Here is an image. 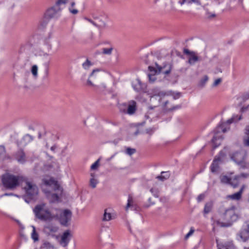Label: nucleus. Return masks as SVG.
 Listing matches in <instances>:
<instances>
[{"label": "nucleus", "mask_w": 249, "mask_h": 249, "mask_svg": "<svg viewBox=\"0 0 249 249\" xmlns=\"http://www.w3.org/2000/svg\"><path fill=\"white\" fill-rule=\"evenodd\" d=\"M236 207L231 206L226 208L223 212L220 213L221 219L217 220L215 222L221 227H229L231 226L234 222L239 218V215L236 212Z\"/></svg>", "instance_id": "1"}, {"label": "nucleus", "mask_w": 249, "mask_h": 249, "mask_svg": "<svg viewBox=\"0 0 249 249\" xmlns=\"http://www.w3.org/2000/svg\"><path fill=\"white\" fill-rule=\"evenodd\" d=\"M33 212L35 217L42 221H51L58 217V214L53 213L44 203L36 205L33 209Z\"/></svg>", "instance_id": "2"}, {"label": "nucleus", "mask_w": 249, "mask_h": 249, "mask_svg": "<svg viewBox=\"0 0 249 249\" xmlns=\"http://www.w3.org/2000/svg\"><path fill=\"white\" fill-rule=\"evenodd\" d=\"M25 180V177L16 176L10 173H5L1 176V181L4 188L9 190H14L22 183Z\"/></svg>", "instance_id": "3"}, {"label": "nucleus", "mask_w": 249, "mask_h": 249, "mask_svg": "<svg viewBox=\"0 0 249 249\" xmlns=\"http://www.w3.org/2000/svg\"><path fill=\"white\" fill-rule=\"evenodd\" d=\"M23 183H25V185L23 187L25 192L24 199L26 202L29 203L31 200L35 199L37 195L38 187L36 184L29 181L26 177H25V180H24Z\"/></svg>", "instance_id": "4"}, {"label": "nucleus", "mask_w": 249, "mask_h": 249, "mask_svg": "<svg viewBox=\"0 0 249 249\" xmlns=\"http://www.w3.org/2000/svg\"><path fill=\"white\" fill-rule=\"evenodd\" d=\"M67 0H57L55 5L48 9L45 13V17L47 18H58L59 16V13L61 11L60 5L65 4Z\"/></svg>", "instance_id": "5"}, {"label": "nucleus", "mask_w": 249, "mask_h": 249, "mask_svg": "<svg viewBox=\"0 0 249 249\" xmlns=\"http://www.w3.org/2000/svg\"><path fill=\"white\" fill-rule=\"evenodd\" d=\"M231 159L237 164L243 168L245 167L246 154L243 151H236L231 156Z\"/></svg>", "instance_id": "6"}, {"label": "nucleus", "mask_w": 249, "mask_h": 249, "mask_svg": "<svg viewBox=\"0 0 249 249\" xmlns=\"http://www.w3.org/2000/svg\"><path fill=\"white\" fill-rule=\"evenodd\" d=\"M13 153V158L18 163L24 164L27 161V157L25 152L21 147Z\"/></svg>", "instance_id": "7"}, {"label": "nucleus", "mask_w": 249, "mask_h": 249, "mask_svg": "<svg viewBox=\"0 0 249 249\" xmlns=\"http://www.w3.org/2000/svg\"><path fill=\"white\" fill-rule=\"evenodd\" d=\"M59 228L56 225L49 223L44 226L43 228V232L48 236L53 237L55 234L58 231Z\"/></svg>", "instance_id": "8"}, {"label": "nucleus", "mask_w": 249, "mask_h": 249, "mask_svg": "<svg viewBox=\"0 0 249 249\" xmlns=\"http://www.w3.org/2000/svg\"><path fill=\"white\" fill-rule=\"evenodd\" d=\"M72 215L71 212L66 209L64 211L63 214L60 215L59 221L60 224L64 226H68L69 222L71 220Z\"/></svg>", "instance_id": "9"}, {"label": "nucleus", "mask_w": 249, "mask_h": 249, "mask_svg": "<svg viewBox=\"0 0 249 249\" xmlns=\"http://www.w3.org/2000/svg\"><path fill=\"white\" fill-rule=\"evenodd\" d=\"M72 237V235L69 230L65 231L61 235V239L59 241L60 244L63 247H67Z\"/></svg>", "instance_id": "10"}, {"label": "nucleus", "mask_w": 249, "mask_h": 249, "mask_svg": "<svg viewBox=\"0 0 249 249\" xmlns=\"http://www.w3.org/2000/svg\"><path fill=\"white\" fill-rule=\"evenodd\" d=\"M183 53L185 54L190 55L188 62L191 65L195 64L198 61L201 60V58L197 56L195 52L190 51L187 49H184Z\"/></svg>", "instance_id": "11"}, {"label": "nucleus", "mask_w": 249, "mask_h": 249, "mask_svg": "<svg viewBox=\"0 0 249 249\" xmlns=\"http://www.w3.org/2000/svg\"><path fill=\"white\" fill-rule=\"evenodd\" d=\"M151 100L152 99H156L157 97H159V101L160 102L161 98L164 97L165 95H168L166 93L160 91L159 89L155 88L151 90V92L150 93Z\"/></svg>", "instance_id": "12"}, {"label": "nucleus", "mask_w": 249, "mask_h": 249, "mask_svg": "<svg viewBox=\"0 0 249 249\" xmlns=\"http://www.w3.org/2000/svg\"><path fill=\"white\" fill-rule=\"evenodd\" d=\"M33 140L34 137L32 136L29 134H26L20 141L17 142L18 146L21 147L25 146Z\"/></svg>", "instance_id": "13"}, {"label": "nucleus", "mask_w": 249, "mask_h": 249, "mask_svg": "<svg viewBox=\"0 0 249 249\" xmlns=\"http://www.w3.org/2000/svg\"><path fill=\"white\" fill-rule=\"evenodd\" d=\"M157 68L158 69L159 73H163L165 75L169 74L172 69V65L169 63L164 64L163 66L158 65L156 64Z\"/></svg>", "instance_id": "14"}, {"label": "nucleus", "mask_w": 249, "mask_h": 249, "mask_svg": "<svg viewBox=\"0 0 249 249\" xmlns=\"http://www.w3.org/2000/svg\"><path fill=\"white\" fill-rule=\"evenodd\" d=\"M237 235L243 241L246 242L249 239V230L246 227L242 228Z\"/></svg>", "instance_id": "15"}, {"label": "nucleus", "mask_w": 249, "mask_h": 249, "mask_svg": "<svg viewBox=\"0 0 249 249\" xmlns=\"http://www.w3.org/2000/svg\"><path fill=\"white\" fill-rule=\"evenodd\" d=\"M221 161V158L220 156L216 157L213 160V163L211 165V171L213 173H216L219 169V162Z\"/></svg>", "instance_id": "16"}, {"label": "nucleus", "mask_w": 249, "mask_h": 249, "mask_svg": "<svg viewBox=\"0 0 249 249\" xmlns=\"http://www.w3.org/2000/svg\"><path fill=\"white\" fill-rule=\"evenodd\" d=\"M243 143L245 146L249 147V125L246 126L245 128Z\"/></svg>", "instance_id": "17"}, {"label": "nucleus", "mask_w": 249, "mask_h": 249, "mask_svg": "<svg viewBox=\"0 0 249 249\" xmlns=\"http://www.w3.org/2000/svg\"><path fill=\"white\" fill-rule=\"evenodd\" d=\"M136 110V103L134 101H131L128 106L126 113L129 115L134 114Z\"/></svg>", "instance_id": "18"}, {"label": "nucleus", "mask_w": 249, "mask_h": 249, "mask_svg": "<svg viewBox=\"0 0 249 249\" xmlns=\"http://www.w3.org/2000/svg\"><path fill=\"white\" fill-rule=\"evenodd\" d=\"M218 249H236L232 242H228L223 244L217 245Z\"/></svg>", "instance_id": "19"}, {"label": "nucleus", "mask_w": 249, "mask_h": 249, "mask_svg": "<svg viewBox=\"0 0 249 249\" xmlns=\"http://www.w3.org/2000/svg\"><path fill=\"white\" fill-rule=\"evenodd\" d=\"M110 211L111 210L109 209H106L105 210L104 213L102 218L103 221H108L113 219Z\"/></svg>", "instance_id": "20"}, {"label": "nucleus", "mask_w": 249, "mask_h": 249, "mask_svg": "<svg viewBox=\"0 0 249 249\" xmlns=\"http://www.w3.org/2000/svg\"><path fill=\"white\" fill-rule=\"evenodd\" d=\"M100 71H101V69H96L92 71L90 74L88 79L87 80L86 85L93 86V87L95 86V85L92 83V82L90 80V78L91 77H93V76L96 77V73Z\"/></svg>", "instance_id": "21"}, {"label": "nucleus", "mask_w": 249, "mask_h": 249, "mask_svg": "<svg viewBox=\"0 0 249 249\" xmlns=\"http://www.w3.org/2000/svg\"><path fill=\"white\" fill-rule=\"evenodd\" d=\"M94 19L95 20V23H94L95 26L99 28H104L106 27V23L102 19H100L97 17H94Z\"/></svg>", "instance_id": "22"}, {"label": "nucleus", "mask_w": 249, "mask_h": 249, "mask_svg": "<svg viewBox=\"0 0 249 249\" xmlns=\"http://www.w3.org/2000/svg\"><path fill=\"white\" fill-rule=\"evenodd\" d=\"M243 190V187H242L238 192L234 194L229 195L228 197L233 200H239L241 197Z\"/></svg>", "instance_id": "23"}, {"label": "nucleus", "mask_w": 249, "mask_h": 249, "mask_svg": "<svg viewBox=\"0 0 249 249\" xmlns=\"http://www.w3.org/2000/svg\"><path fill=\"white\" fill-rule=\"evenodd\" d=\"M213 207V203L212 201L207 202L204 206V213L205 214H208L212 211Z\"/></svg>", "instance_id": "24"}, {"label": "nucleus", "mask_w": 249, "mask_h": 249, "mask_svg": "<svg viewBox=\"0 0 249 249\" xmlns=\"http://www.w3.org/2000/svg\"><path fill=\"white\" fill-rule=\"evenodd\" d=\"M170 177V173L169 172H164L162 171L161 172V175L157 177L158 179L159 180L163 181L165 179L168 178Z\"/></svg>", "instance_id": "25"}, {"label": "nucleus", "mask_w": 249, "mask_h": 249, "mask_svg": "<svg viewBox=\"0 0 249 249\" xmlns=\"http://www.w3.org/2000/svg\"><path fill=\"white\" fill-rule=\"evenodd\" d=\"M212 141L213 144V149H215L220 144L221 139L219 138L217 139V137L216 136H214Z\"/></svg>", "instance_id": "26"}, {"label": "nucleus", "mask_w": 249, "mask_h": 249, "mask_svg": "<svg viewBox=\"0 0 249 249\" xmlns=\"http://www.w3.org/2000/svg\"><path fill=\"white\" fill-rule=\"evenodd\" d=\"M43 131L42 132L39 131L38 133V138L39 139L41 138H44L45 140H46V136L47 135H51V133L47 132L46 130H45V128L44 127H42Z\"/></svg>", "instance_id": "27"}, {"label": "nucleus", "mask_w": 249, "mask_h": 249, "mask_svg": "<svg viewBox=\"0 0 249 249\" xmlns=\"http://www.w3.org/2000/svg\"><path fill=\"white\" fill-rule=\"evenodd\" d=\"M113 50V48L112 46H110L109 48H103L102 49V53L103 54H107L110 55L112 53V51Z\"/></svg>", "instance_id": "28"}, {"label": "nucleus", "mask_w": 249, "mask_h": 249, "mask_svg": "<svg viewBox=\"0 0 249 249\" xmlns=\"http://www.w3.org/2000/svg\"><path fill=\"white\" fill-rule=\"evenodd\" d=\"M44 183L46 186H51L53 184H54L55 186L57 185V182L53 178H50L49 180H44Z\"/></svg>", "instance_id": "29"}, {"label": "nucleus", "mask_w": 249, "mask_h": 249, "mask_svg": "<svg viewBox=\"0 0 249 249\" xmlns=\"http://www.w3.org/2000/svg\"><path fill=\"white\" fill-rule=\"evenodd\" d=\"M241 119H242V115H239V116H238V115L233 116L231 119H230L227 121V123L228 124H231L234 121H238Z\"/></svg>", "instance_id": "30"}, {"label": "nucleus", "mask_w": 249, "mask_h": 249, "mask_svg": "<svg viewBox=\"0 0 249 249\" xmlns=\"http://www.w3.org/2000/svg\"><path fill=\"white\" fill-rule=\"evenodd\" d=\"M40 249H54V248L50 243L45 242L41 246Z\"/></svg>", "instance_id": "31"}, {"label": "nucleus", "mask_w": 249, "mask_h": 249, "mask_svg": "<svg viewBox=\"0 0 249 249\" xmlns=\"http://www.w3.org/2000/svg\"><path fill=\"white\" fill-rule=\"evenodd\" d=\"M32 238L34 241H37L38 240V234L36 232L35 227L34 226L32 233Z\"/></svg>", "instance_id": "32"}, {"label": "nucleus", "mask_w": 249, "mask_h": 249, "mask_svg": "<svg viewBox=\"0 0 249 249\" xmlns=\"http://www.w3.org/2000/svg\"><path fill=\"white\" fill-rule=\"evenodd\" d=\"M98 181L96 179L94 178H90L89 181V185L92 188H95L96 187V185L98 183Z\"/></svg>", "instance_id": "33"}, {"label": "nucleus", "mask_w": 249, "mask_h": 249, "mask_svg": "<svg viewBox=\"0 0 249 249\" xmlns=\"http://www.w3.org/2000/svg\"><path fill=\"white\" fill-rule=\"evenodd\" d=\"M37 71L38 68L37 66L36 65H33L31 69V72L35 77H37Z\"/></svg>", "instance_id": "34"}, {"label": "nucleus", "mask_w": 249, "mask_h": 249, "mask_svg": "<svg viewBox=\"0 0 249 249\" xmlns=\"http://www.w3.org/2000/svg\"><path fill=\"white\" fill-rule=\"evenodd\" d=\"M220 180L222 183H229L231 178L226 176H223L220 177Z\"/></svg>", "instance_id": "35"}, {"label": "nucleus", "mask_w": 249, "mask_h": 249, "mask_svg": "<svg viewBox=\"0 0 249 249\" xmlns=\"http://www.w3.org/2000/svg\"><path fill=\"white\" fill-rule=\"evenodd\" d=\"M181 105H176V106H173L172 107L166 108V112H172L175 110L180 109V108H181Z\"/></svg>", "instance_id": "36"}, {"label": "nucleus", "mask_w": 249, "mask_h": 249, "mask_svg": "<svg viewBox=\"0 0 249 249\" xmlns=\"http://www.w3.org/2000/svg\"><path fill=\"white\" fill-rule=\"evenodd\" d=\"M91 65H92L91 62L88 59L82 64V66H83V68L85 69V70L88 69L89 68V67Z\"/></svg>", "instance_id": "37"}, {"label": "nucleus", "mask_w": 249, "mask_h": 249, "mask_svg": "<svg viewBox=\"0 0 249 249\" xmlns=\"http://www.w3.org/2000/svg\"><path fill=\"white\" fill-rule=\"evenodd\" d=\"M136 152V150L135 148H132L130 147H127L126 149V153L129 156H131L134 154Z\"/></svg>", "instance_id": "38"}, {"label": "nucleus", "mask_w": 249, "mask_h": 249, "mask_svg": "<svg viewBox=\"0 0 249 249\" xmlns=\"http://www.w3.org/2000/svg\"><path fill=\"white\" fill-rule=\"evenodd\" d=\"M208 80V76L207 75H205L203 78H202L200 81V85L202 86V87H203L205 84H206V83L207 82V81Z\"/></svg>", "instance_id": "39"}, {"label": "nucleus", "mask_w": 249, "mask_h": 249, "mask_svg": "<svg viewBox=\"0 0 249 249\" xmlns=\"http://www.w3.org/2000/svg\"><path fill=\"white\" fill-rule=\"evenodd\" d=\"M99 159L97 160L90 167L91 170H96L99 166Z\"/></svg>", "instance_id": "40"}, {"label": "nucleus", "mask_w": 249, "mask_h": 249, "mask_svg": "<svg viewBox=\"0 0 249 249\" xmlns=\"http://www.w3.org/2000/svg\"><path fill=\"white\" fill-rule=\"evenodd\" d=\"M150 192L153 194L154 196L156 197H159V191L154 188H151L150 189Z\"/></svg>", "instance_id": "41"}, {"label": "nucleus", "mask_w": 249, "mask_h": 249, "mask_svg": "<svg viewBox=\"0 0 249 249\" xmlns=\"http://www.w3.org/2000/svg\"><path fill=\"white\" fill-rule=\"evenodd\" d=\"M52 198L53 201H57L59 200V197L57 194H53L52 195Z\"/></svg>", "instance_id": "42"}, {"label": "nucleus", "mask_w": 249, "mask_h": 249, "mask_svg": "<svg viewBox=\"0 0 249 249\" xmlns=\"http://www.w3.org/2000/svg\"><path fill=\"white\" fill-rule=\"evenodd\" d=\"M69 10L70 12L73 15H76L78 13V11L76 9L73 8V7H70L69 8Z\"/></svg>", "instance_id": "43"}, {"label": "nucleus", "mask_w": 249, "mask_h": 249, "mask_svg": "<svg viewBox=\"0 0 249 249\" xmlns=\"http://www.w3.org/2000/svg\"><path fill=\"white\" fill-rule=\"evenodd\" d=\"M205 195L204 194H200L197 197V201L198 202H201L202 200H203L205 198Z\"/></svg>", "instance_id": "44"}, {"label": "nucleus", "mask_w": 249, "mask_h": 249, "mask_svg": "<svg viewBox=\"0 0 249 249\" xmlns=\"http://www.w3.org/2000/svg\"><path fill=\"white\" fill-rule=\"evenodd\" d=\"M222 81V79L221 78H218L217 79H216L214 82H213V87H216L217 86L218 84H219Z\"/></svg>", "instance_id": "45"}, {"label": "nucleus", "mask_w": 249, "mask_h": 249, "mask_svg": "<svg viewBox=\"0 0 249 249\" xmlns=\"http://www.w3.org/2000/svg\"><path fill=\"white\" fill-rule=\"evenodd\" d=\"M3 160H14V159L13 158V154L12 156H10L9 155H5L4 156Z\"/></svg>", "instance_id": "46"}, {"label": "nucleus", "mask_w": 249, "mask_h": 249, "mask_svg": "<svg viewBox=\"0 0 249 249\" xmlns=\"http://www.w3.org/2000/svg\"><path fill=\"white\" fill-rule=\"evenodd\" d=\"M195 231V230L193 227H192L189 231V232L186 235L185 238H188L190 235H191Z\"/></svg>", "instance_id": "47"}, {"label": "nucleus", "mask_w": 249, "mask_h": 249, "mask_svg": "<svg viewBox=\"0 0 249 249\" xmlns=\"http://www.w3.org/2000/svg\"><path fill=\"white\" fill-rule=\"evenodd\" d=\"M6 153V149L3 145H0V156Z\"/></svg>", "instance_id": "48"}, {"label": "nucleus", "mask_w": 249, "mask_h": 249, "mask_svg": "<svg viewBox=\"0 0 249 249\" xmlns=\"http://www.w3.org/2000/svg\"><path fill=\"white\" fill-rule=\"evenodd\" d=\"M132 201H133V200H132V197L129 196L128 199L127 204V205H126V209H127V208L128 207H130V206L131 205V203H132Z\"/></svg>", "instance_id": "49"}, {"label": "nucleus", "mask_w": 249, "mask_h": 249, "mask_svg": "<svg viewBox=\"0 0 249 249\" xmlns=\"http://www.w3.org/2000/svg\"><path fill=\"white\" fill-rule=\"evenodd\" d=\"M223 124H220L219 125H218L217 129H218L217 131H219V130L220 129H222V131L223 132V133H225L227 131V130L226 128H223Z\"/></svg>", "instance_id": "50"}, {"label": "nucleus", "mask_w": 249, "mask_h": 249, "mask_svg": "<svg viewBox=\"0 0 249 249\" xmlns=\"http://www.w3.org/2000/svg\"><path fill=\"white\" fill-rule=\"evenodd\" d=\"M49 63H50L49 62H47L44 64V65L46 67L45 72H46V74L47 75L48 74V72H49Z\"/></svg>", "instance_id": "51"}, {"label": "nucleus", "mask_w": 249, "mask_h": 249, "mask_svg": "<svg viewBox=\"0 0 249 249\" xmlns=\"http://www.w3.org/2000/svg\"><path fill=\"white\" fill-rule=\"evenodd\" d=\"M249 108V105L246 107H243L241 108L240 112L241 113H243L246 111Z\"/></svg>", "instance_id": "52"}, {"label": "nucleus", "mask_w": 249, "mask_h": 249, "mask_svg": "<svg viewBox=\"0 0 249 249\" xmlns=\"http://www.w3.org/2000/svg\"><path fill=\"white\" fill-rule=\"evenodd\" d=\"M181 96V93L180 92L176 93L173 95V99L174 100L178 99Z\"/></svg>", "instance_id": "53"}, {"label": "nucleus", "mask_w": 249, "mask_h": 249, "mask_svg": "<svg viewBox=\"0 0 249 249\" xmlns=\"http://www.w3.org/2000/svg\"><path fill=\"white\" fill-rule=\"evenodd\" d=\"M179 3L181 5L183 4L184 3H187L190 4V3H191V0H179Z\"/></svg>", "instance_id": "54"}, {"label": "nucleus", "mask_w": 249, "mask_h": 249, "mask_svg": "<svg viewBox=\"0 0 249 249\" xmlns=\"http://www.w3.org/2000/svg\"><path fill=\"white\" fill-rule=\"evenodd\" d=\"M242 99L244 101H246L247 100L249 99V93H247L244 94L242 96Z\"/></svg>", "instance_id": "55"}, {"label": "nucleus", "mask_w": 249, "mask_h": 249, "mask_svg": "<svg viewBox=\"0 0 249 249\" xmlns=\"http://www.w3.org/2000/svg\"><path fill=\"white\" fill-rule=\"evenodd\" d=\"M148 201H149V202L150 203V204H149V205H144V207L145 208H148V207H149L151 205H154V204H155V203H154V202H152V201H151V198H149L148 199Z\"/></svg>", "instance_id": "56"}, {"label": "nucleus", "mask_w": 249, "mask_h": 249, "mask_svg": "<svg viewBox=\"0 0 249 249\" xmlns=\"http://www.w3.org/2000/svg\"><path fill=\"white\" fill-rule=\"evenodd\" d=\"M46 46L47 48L48 51L50 52L51 50H52V45L50 43H47L46 45Z\"/></svg>", "instance_id": "57"}, {"label": "nucleus", "mask_w": 249, "mask_h": 249, "mask_svg": "<svg viewBox=\"0 0 249 249\" xmlns=\"http://www.w3.org/2000/svg\"><path fill=\"white\" fill-rule=\"evenodd\" d=\"M85 19L88 21L89 22H90L91 24H92L93 25H94V23H95V20H93L88 18H85Z\"/></svg>", "instance_id": "58"}, {"label": "nucleus", "mask_w": 249, "mask_h": 249, "mask_svg": "<svg viewBox=\"0 0 249 249\" xmlns=\"http://www.w3.org/2000/svg\"><path fill=\"white\" fill-rule=\"evenodd\" d=\"M140 87H141V83H140V82H139L138 87H136V86H134V89L136 91L139 92L141 90Z\"/></svg>", "instance_id": "59"}, {"label": "nucleus", "mask_w": 249, "mask_h": 249, "mask_svg": "<svg viewBox=\"0 0 249 249\" xmlns=\"http://www.w3.org/2000/svg\"><path fill=\"white\" fill-rule=\"evenodd\" d=\"M195 3L198 5L200 4V0H191V3Z\"/></svg>", "instance_id": "60"}, {"label": "nucleus", "mask_w": 249, "mask_h": 249, "mask_svg": "<svg viewBox=\"0 0 249 249\" xmlns=\"http://www.w3.org/2000/svg\"><path fill=\"white\" fill-rule=\"evenodd\" d=\"M148 69L151 72L152 71L156 72V71L155 70V68L152 66H149Z\"/></svg>", "instance_id": "61"}, {"label": "nucleus", "mask_w": 249, "mask_h": 249, "mask_svg": "<svg viewBox=\"0 0 249 249\" xmlns=\"http://www.w3.org/2000/svg\"><path fill=\"white\" fill-rule=\"evenodd\" d=\"M243 0H238V4L239 6H243Z\"/></svg>", "instance_id": "62"}, {"label": "nucleus", "mask_w": 249, "mask_h": 249, "mask_svg": "<svg viewBox=\"0 0 249 249\" xmlns=\"http://www.w3.org/2000/svg\"><path fill=\"white\" fill-rule=\"evenodd\" d=\"M56 148V146L55 145H53L51 147V150L53 151V152H54L55 151V149Z\"/></svg>", "instance_id": "63"}, {"label": "nucleus", "mask_w": 249, "mask_h": 249, "mask_svg": "<svg viewBox=\"0 0 249 249\" xmlns=\"http://www.w3.org/2000/svg\"><path fill=\"white\" fill-rule=\"evenodd\" d=\"M218 4H220L221 3L224 1V0H214Z\"/></svg>", "instance_id": "64"}]
</instances>
